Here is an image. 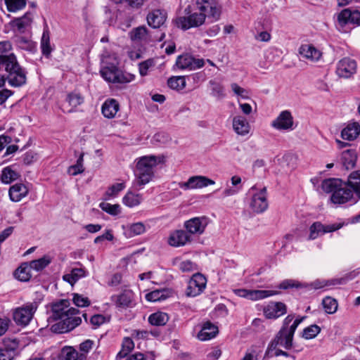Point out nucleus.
I'll return each mask as SVG.
<instances>
[{
    "instance_id": "obj_1",
    "label": "nucleus",
    "mask_w": 360,
    "mask_h": 360,
    "mask_svg": "<svg viewBox=\"0 0 360 360\" xmlns=\"http://www.w3.org/2000/svg\"><path fill=\"white\" fill-rule=\"evenodd\" d=\"M188 16H181L176 19L178 27L186 30L199 27L205 20L206 16L214 20L219 19L221 6L216 0H191V4L185 9Z\"/></svg>"
},
{
    "instance_id": "obj_2",
    "label": "nucleus",
    "mask_w": 360,
    "mask_h": 360,
    "mask_svg": "<svg viewBox=\"0 0 360 360\" xmlns=\"http://www.w3.org/2000/svg\"><path fill=\"white\" fill-rule=\"evenodd\" d=\"M70 305V302L68 299H61L51 303L52 314L49 319L54 321H58L51 326V329L52 332L58 334L68 333L81 324V318L73 319L67 318L68 314L66 310Z\"/></svg>"
},
{
    "instance_id": "obj_3",
    "label": "nucleus",
    "mask_w": 360,
    "mask_h": 360,
    "mask_svg": "<svg viewBox=\"0 0 360 360\" xmlns=\"http://www.w3.org/2000/svg\"><path fill=\"white\" fill-rule=\"evenodd\" d=\"M307 316H298L294 321V315H288L283 321L282 326L275 337L271 340L269 350L276 347L281 346L285 349H291L293 347V338L298 326Z\"/></svg>"
},
{
    "instance_id": "obj_4",
    "label": "nucleus",
    "mask_w": 360,
    "mask_h": 360,
    "mask_svg": "<svg viewBox=\"0 0 360 360\" xmlns=\"http://www.w3.org/2000/svg\"><path fill=\"white\" fill-rule=\"evenodd\" d=\"M2 68L8 73L7 79L11 86L19 87L26 83V72L19 65L13 53L0 55V70Z\"/></svg>"
},
{
    "instance_id": "obj_5",
    "label": "nucleus",
    "mask_w": 360,
    "mask_h": 360,
    "mask_svg": "<svg viewBox=\"0 0 360 360\" xmlns=\"http://www.w3.org/2000/svg\"><path fill=\"white\" fill-rule=\"evenodd\" d=\"M163 159V157L155 155H146L138 159L134 174L139 185H145L154 178L155 168Z\"/></svg>"
},
{
    "instance_id": "obj_6",
    "label": "nucleus",
    "mask_w": 360,
    "mask_h": 360,
    "mask_svg": "<svg viewBox=\"0 0 360 360\" xmlns=\"http://www.w3.org/2000/svg\"><path fill=\"white\" fill-rule=\"evenodd\" d=\"M321 188L326 193H332L333 202H347L351 200L352 194L345 181L340 179H328L323 181Z\"/></svg>"
},
{
    "instance_id": "obj_7",
    "label": "nucleus",
    "mask_w": 360,
    "mask_h": 360,
    "mask_svg": "<svg viewBox=\"0 0 360 360\" xmlns=\"http://www.w3.org/2000/svg\"><path fill=\"white\" fill-rule=\"evenodd\" d=\"M335 15V26L340 31L345 32L347 25H360V11L358 10L345 8Z\"/></svg>"
},
{
    "instance_id": "obj_8",
    "label": "nucleus",
    "mask_w": 360,
    "mask_h": 360,
    "mask_svg": "<svg viewBox=\"0 0 360 360\" xmlns=\"http://www.w3.org/2000/svg\"><path fill=\"white\" fill-rule=\"evenodd\" d=\"M37 305L35 302L27 303L22 307L16 308L13 313V318L18 326H27L32 320Z\"/></svg>"
},
{
    "instance_id": "obj_9",
    "label": "nucleus",
    "mask_w": 360,
    "mask_h": 360,
    "mask_svg": "<svg viewBox=\"0 0 360 360\" xmlns=\"http://www.w3.org/2000/svg\"><path fill=\"white\" fill-rule=\"evenodd\" d=\"M234 293L238 297L256 301L278 295L281 292L278 290H248L245 288H239L234 290Z\"/></svg>"
},
{
    "instance_id": "obj_10",
    "label": "nucleus",
    "mask_w": 360,
    "mask_h": 360,
    "mask_svg": "<svg viewBox=\"0 0 360 360\" xmlns=\"http://www.w3.org/2000/svg\"><path fill=\"white\" fill-rule=\"evenodd\" d=\"M206 283L207 279L202 274H194L188 283L186 295L188 297H195L200 295L205 288Z\"/></svg>"
},
{
    "instance_id": "obj_11",
    "label": "nucleus",
    "mask_w": 360,
    "mask_h": 360,
    "mask_svg": "<svg viewBox=\"0 0 360 360\" xmlns=\"http://www.w3.org/2000/svg\"><path fill=\"white\" fill-rule=\"evenodd\" d=\"M208 222L206 217H193L184 222V228L191 236H200L205 232Z\"/></svg>"
},
{
    "instance_id": "obj_12",
    "label": "nucleus",
    "mask_w": 360,
    "mask_h": 360,
    "mask_svg": "<svg viewBox=\"0 0 360 360\" xmlns=\"http://www.w3.org/2000/svg\"><path fill=\"white\" fill-rule=\"evenodd\" d=\"M215 182L207 178L205 176H191L186 181L180 182L179 184V187L184 190H191V189H199L206 187L209 185H213Z\"/></svg>"
},
{
    "instance_id": "obj_13",
    "label": "nucleus",
    "mask_w": 360,
    "mask_h": 360,
    "mask_svg": "<svg viewBox=\"0 0 360 360\" xmlns=\"http://www.w3.org/2000/svg\"><path fill=\"white\" fill-rule=\"evenodd\" d=\"M204 64L205 60L203 59H196L188 53L178 56L176 61V65L181 70H193L203 67Z\"/></svg>"
},
{
    "instance_id": "obj_14",
    "label": "nucleus",
    "mask_w": 360,
    "mask_h": 360,
    "mask_svg": "<svg viewBox=\"0 0 360 360\" xmlns=\"http://www.w3.org/2000/svg\"><path fill=\"white\" fill-rule=\"evenodd\" d=\"M110 300L117 308L127 309L135 305L134 293L131 290H124L119 295H112Z\"/></svg>"
},
{
    "instance_id": "obj_15",
    "label": "nucleus",
    "mask_w": 360,
    "mask_h": 360,
    "mask_svg": "<svg viewBox=\"0 0 360 360\" xmlns=\"http://www.w3.org/2000/svg\"><path fill=\"white\" fill-rule=\"evenodd\" d=\"M342 224H332L328 225H324L319 221L313 223L309 228V240H314L320 234H324L326 233H331L339 230L342 227Z\"/></svg>"
},
{
    "instance_id": "obj_16",
    "label": "nucleus",
    "mask_w": 360,
    "mask_h": 360,
    "mask_svg": "<svg viewBox=\"0 0 360 360\" xmlns=\"http://www.w3.org/2000/svg\"><path fill=\"white\" fill-rule=\"evenodd\" d=\"M356 72V63L349 58L340 60L336 69V73L340 77L349 78Z\"/></svg>"
},
{
    "instance_id": "obj_17",
    "label": "nucleus",
    "mask_w": 360,
    "mask_h": 360,
    "mask_svg": "<svg viewBox=\"0 0 360 360\" xmlns=\"http://www.w3.org/2000/svg\"><path fill=\"white\" fill-rule=\"evenodd\" d=\"M263 312L266 319H276L287 313V306L281 302H271L264 308Z\"/></svg>"
},
{
    "instance_id": "obj_18",
    "label": "nucleus",
    "mask_w": 360,
    "mask_h": 360,
    "mask_svg": "<svg viewBox=\"0 0 360 360\" xmlns=\"http://www.w3.org/2000/svg\"><path fill=\"white\" fill-rule=\"evenodd\" d=\"M167 19V12L164 9H153L148 12L146 16L148 25L153 28H160Z\"/></svg>"
},
{
    "instance_id": "obj_19",
    "label": "nucleus",
    "mask_w": 360,
    "mask_h": 360,
    "mask_svg": "<svg viewBox=\"0 0 360 360\" xmlns=\"http://www.w3.org/2000/svg\"><path fill=\"white\" fill-rule=\"evenodd\" d=\"M345 184L352 194L351 200L356 202L360 200V170L351 173Z\"/></svg>"
},
{
    "instance_id": "obj_20",
    "label": "nucleus",
    "mask_w": 360,
    "mask_h": 360,
    "mask_svg": "<svg viewBox=\"0 0 360 360\" xmlns=\"http://www.w3.org/2000/svg\"><path fill=\"white\" fill-rule=\"evenodd\" d=\"M271 126L278 130H292L293 129V117L288 110L282 111L274 120Z\"/></svg>"
},
{
    "instance_id": "obj_21",
    "label": "nucleus",
    "mask_w": 360,
    "mask_h": 360,
    "mask_svg": "<svg viewBox=\"0 0 360 360\" xmlns=\"http://www.w3.org/2000/svg\"><path fill=\"white\" fill-rule=\"evenodd\" d=\"M193 238L186 231L176 230L172 232L168 239V243L174 247L185 245L187 243H191Z\"/></svg>"
},
{
    "instance_id": "obj_22",
    "label": "nucleus",
    "mask_w": 360,
    "mask_h": 360,
    "mask_svg": "<svg viewBox=\"0 0 360 360\" xmlns=\"http://www.w3.org/2000/svg\"><path fill=\"white\" fill-rule=\"evenodd\" d=\"M298 52L302 58L309 60L311 62L318 61L322 56L320 50L314 45L309 44L301 45Z\"/></svg>"
},
{
    "instance_id": "obj_23",
    "label": "nucleus",
    "mask_w": 360,
    "mask_h": 360,
    "mask_svg": "<svg viewBox=\"0 0 360 360\" xmlns=\"http://www.w3.org/2000/svg\"><path fill=\"white\" fill-rule=\"evenodd\" d=\"M218 333V327L211 321H207L202 324L201 330L198 334V338L202 341H206L214 338Z\"/></svg>"
},
{
    "instance_id": "obj_24",
    "label": "nucleus",
    "mask_w": 360,
    "mask_h": 360,
    "mask_svg": "<svg viewBox=\"0 0 360 360\" xmlns=\"http://www.w3.org/2000/svg\"><path fill=\"white\" fill-rule=\"evenodd\" d=\"M360 134V123L354 122L349 123L341 131L343 139L353 141Z\"/></svg>"
},
{
    "instance_id": "obj_25",
    "label": "nucleus",
    "mask_w": 360,
    "mask_h": 360,
    "mask_svg": "<svg viewBox=\"0 0 360 360\" xmlns=\"http://www.w3.org/2000/svg\"><path fill=\"white\" fill-rule=\"evenodd\" d=\"M60 360H86L84 354H79L72 347H65L59 354Z\"/></svg>"
},
{
    "instance_id": "obj_26",
    "label": "nucleus",
    "mask_w": 360,
    "mask_h": 360,
    "mask_svg": "<svg viewBox=\"0 0 360 360\" xmlns=\"http://www.w3.org/2000/svg\"><path fill=\"white\" fill-rule=\"evenodd\" d=\"M233 127L234 131L240 135H245L250 131V124L247 119L241 115L233 117Z\"/></svg>"
},
{
    "instance_id": "obj_27",
    "label": "nucleus",
    "mask_w": 360,
    "mask_h": 360,
    "mask_svg": "<svg viewBox=\"0 0 360 360\" xmlns=\"http://www.w3.org/2000/svg\"><path fill=\"white\" fill-rule=\"evenodd\" d=\"M28 192L27 188L22 184H16L9 189V196L12 201H20Z\"/></svg>"
},
{
    "instance_id": "obj_28",
    "label": "nucleus",
    "mask_w": 360,
    "mask_h": 360,
    "mask_svg": "<svg viewBox=\"0 0 360 360\" xmlns=\"http://www.w3.org/2000/svg\"><path fill=\"white\" fill-rule=\"evenodd\" d=\"M119 110V103L115 99H109L105 101L102 105V113L107 118H112Z\"/></svg>"
},
{
    "instance_id": "obj_29",
    "label": "nucleus",
    "mask_w": 360,
    "mask_h": 360,
    "mask_svg": "<svg viewBox=\"0 0 360 360\" xmlns=\"http://www.w3.org/2000/svg\"><path fill=\"white\" fill-rule=\"evenodd\" d=\"M31 270L30 264L24 262L15 271L14 276L20 281L27 282L32 277Z\"/></svg>"
},
{
    "instance_id": "obj_30",
    "label": "nucleus",
    "mask_w": 360,
    "mask_h": 360,
    "mask_svg": "<svg viewBox=\"0 0 360 360\" xmlns=\"http://www.w3.org/2000/svg\"><path fill=\"white\" fill-rule=\"evenodd\" d=\"M356 153L355 150L348 149L342 152L341 156V161L342 165L347 169H352L354 167L356 162Z\"/></svg>"
},
{
    "instance_id": "obj_31",
    "label": "nucleus",
    "mask_w": 360,
    "mask_h": 360,
    "mask_svg": "<svg viewBox=\"0 0 360 360\" xmlns=\"http://www.w3.org/2000/svg\"><path fill=\"white\" fill-rule=\"evenodd\" d=\"M357 270H353L340 278H335L326 280V286L337 285H345L349 281L355 278L359 274Z\"/></svg>"
},
{
    "instance_id": "obj_32",
    "label": "nucleus",
    "mask_w": 360,
    "mask_h": 360,
    "mask_svg": "<svg viewBox=\"0 0 360 360\" xmlns=\"http://www.w3.org/2000/svg\"><path fill=\"white\" fill-rule=\"evenodd\" d=\"M100 72L102 77L105 80L115 83L116 79H117V74L118 72V68L115 65H110L109 66L103 67Z\"/></svg>"
},
{
    "instance_id": "obj_33",
    "label": "nucleus",
    "mask_w": 360,
    "mask_h": 360,
    "mask_svg": "<svg viewBox=\"0 0 360 360\" xmlns=\"http://www.w3.org/2000/svg\"><path fill=\"white\" fill-rule=\"evenodd\" d=\"M170 292L167 289L155 290L146 295V299L149 302H158L166 300L169 297Z\"/></svg>"
},
{
    "instance_id": "obj_34",
    "label": "nucleus",
    "mask_w": 360,
    "mask_h": 360,
    "mask_svg": "<svg viewBox=\"0 0 360 360\" xmlns=\"http://www.w3.org/2000/svg\"><path fill=\"white\" fill-rule=\"evenodd\" d=\"M249 193L252 195V202H257V201L264 202L267 200L266 187L257 188V186H253L250 189Z\"/></svg>"
},
{
    "instance_id": "obj_35",
    "label": "nucleus",
    "mask_w": 360,
    "mask_h": 360,
    "mask_svg": "<svg viewBox=\"0 0 360 360\" xmlns=\"http://www.w3.org/2000/svg\"><path fill=\"white\" fill-rule=\"evenodd\" d=\"M169 321V316L166 313L158 311L150 314L148 317V322L156 326H164Z\"/></svg>"
},
{
    "instance_id": "obj_36",
    "label": "nucleus",
    "mask_w": 360,
    "mask_h": 360,
    "mask_svg": "<svg viewBox=\"0 0 360 360\" xmlns=\"http://www.w3.org/2000/svg\"><path fill=\"white\" fill-rule=\"evenodd\" d=\"M31 18L27 15L23 17L13 20L11 26L20 33H24L27 27L31 24Z\"/></svg>"
},
{
    "instance_id": "obj_37",
    "label": "nucleus",
    "mask_w": 360,
    "mask_h": 360,
    "mask_svg": "<svg viewBox=\"0 0 360 360\" xmlns=\"http://www.w3.org/2000/svg\"><path fill=\"white\" fill-rule=\"evenodd\" d=\"M268 208V204H248V207L245 208L243 214L249 217L256 214H261Z\"/></svg>"
},
{
    "instance_id": "obj_38",
    "label": "nucleus",
    "mask_w": 360,
    "mask_h": 360,
    "mask_svg": "<svg viewBox=\"0 0 360 360\" xmlns=\"http://www.w3.org/2000/svg\"><path fill=\"white\" fill-rule=\"evenodd\" d=\"M19 176L17 172L13 170L10 167H6L1 172V181L4 184H8L18 179Z\"/></svg>"
},
{
    "instance_id": "obj_39",
    "label": "nucleus",
    "mask_w": 360,
    "mask_h": 360,
    "mask_svg": "<svg viewBox=\"0 0 360 360\" xmlns=\"http://www.w3.org/2000/svg\"><path fill=\"white\" fill-rule=\"evenodd\" d=\"M19 346V342L15 338H4L0 344V348L16 355V351Z\"/></svg>"
},
{
    "instance_id": "obj_40",
    "label": "nucleus",
    "mask_w": 360,
    "mask_h": 360,
    "mask_svg": "<svg viewBox=\"0 0 360 360\" xmlns=\"http://www.w3.org/2000/svg\"><path fill=\"white\" fill-rule=\"evenodd\" d=\"M51 259L49 256L44 255V257L34 259L29 262L32 269L37 271H40L44 269L50 263Z\"/></svg>"
},
{
    "instance_id": "obj_41",
    "label": "nucleus",
    "mask_w": 360,
    "mask_h": 360,
    "mask_svg": "<svg viewBox=\"0 0 360 360\" xmlns=\"http://www.w3.org/2000/svg\"><path fill=\"white\" fill-rule=\"evenodd\" d=\"M322 305L326 313L333 314L336 312L338 307V301L329 296L322 300Z\"/></svg>"
},
{
    "instance_id": "obj_42",
    "label": "nucleus",
    "mask_w": 360,
    "mask_h": 360,
    "mask_svg": "<svg viewBox=\"0 0 360 360\" xmlns=\"http://www.w3.org/2000/svg\"><path fill=\"white\" fill-rule=\"evenodd\" d=\"M41 49L42 53L48 57L51 53V48L50 46V37L48 28L44 29L41 39Z\"/></svg>"
},
{
    "instance_id": "obj_43",
    "label": "nucleus",
    "mask_w": 360,
    "mask_h": 360,
    "mask_svg": "<svg viewBox=\"0 0 360 360\" xmlns=\"http://www.w3.org/2000/svg\"><path fill=\"white\" fill-rule=\"evenodd\" d=\"M169 88L175 90H182L186 86V79L183 76H173L167 80Z\"/></svg>"
},
{
    "instance_id": "obj_44",
    "label": "nucleus",
    "mask_w": 360,
    "mask_h": 360,
    "mask_svg": "<svg viewBox=\"0 0 360 360\" xmlns=\"http://www.w3.org/2000/svg\"><path fill=\"white\" fill-rule=\"evenodd\" d=\"M124 183H117L111 186L106 191L103 197L104 200H109L115 197L118 193L124 188Z\"/></svg>"
},
{
    "instance_id": "obj_45",
    "label": "nucleus",
    "mask_w": 360,
    "mask_h": 360,
    "mask_svg": "<svg viewBox=\"0 0 360 360\" xmlns=\"http://www.w3.org/2000/svg\"><path fill=\"white\" fill-rule=\"evenodd\" d=\"M321 330V329L319 326L313 324L303 330L302 337L306 340L313 339L320 333Z\"/></svg>"
},
{
    "instance_id": "obj_46",
    "label": "nucleus",
    "mask_w": 360,
    "mask_h": 360,
    "mask_svg": "<svg viewBox=\"0 0 360 360\" xmlns=\"http://www.w3.org/2000/svg\"><path fill=\"white\" fill-rule=\"evenodd\" d=\"M14 41L18 46L22 49L31 51L33 49L32 41L25 37L15 35Z\"/></svg>"
},
{
    "instance_id": "obj_47",
    "label": "nucleus",
    "mask_w": 360,
    "mask_h": 360,
    "mask_svg": "<svg viewBox=\"0 0 360 360\" xmlns=\"http://www.w3.org/2000/svg\"><path fill=\"white\" fill-rule=\"evenodd\" d=\"M304 285L297 281L293 279H285L277 285V288L281 290H288L294 288H301Z\"/></svg>"
},
{
    "instance_id": "obj_48",
    "label": "nucleus",
    "mask_w": 360,
    "mask_h": 360,
    "mask_svg": "<svg viewBox=\"0 0 360 360\" xmlns=\"http://www.w3.org/2000/svg\"><path fill=\"white\" fill-rule=\"evenodd\" d=\"M7 8L11 12L23 8L26 5V0H5Z\"/></svg>"
},
{
    "instance_id": "obj_49",
    "label": "nucleus",
    "mask_w": 360,
    "mask_h": 360,
    "mask_svg": "<svg viewBox=\"0 0 360 360\" xmlns=\"http://www.w3.org/2000/svg\"><path fill=\"white\" fill-rule=\"evenodd\" d=\"M72 296V302L77 307H86L91 304V301L87 297L78 293H73Z\"/></svg>"
},
{
    "instance_id": "obj_50",
    "label": "nucleus",
    "mask_w": 360,
    "mask_h": 360,
    "mask_svg": "<svg viewBox=\"0 0 360 360\" xmlns=\"http://www.w3.org/2000/svg\"><path fill=\"white\" fill-rule=\"evenodd\" d=\"M99 207L108 214L116 216L121 212L119 204H99Z\"/></svg>"
},
{
    "instance_id": "obj_51",
    "label": "nucleus",
    "mask_w": 360,
    "mask_h": 360,
    "mask_svg": "<svg viewBox=\"0 0 360 360\" xmlns=\"http://www.w3.org/2000/svg\"><path fill=\"white\" fill-rule=\"evenodd\" d=\"M209 83L211 86L212 94L214 96L218 98H222L224 96V87L221 84L213 80H210Z\"/></svg>"
},
{
    "instance_id": "obj_52",
    "label": "nucleus",
    "mask_w": 360,
    "mask_h": 360,
    "mask_svg": "<svg viewBox=\"0 0 360 360\" xmlns=\"http://www.w3.org/2000/svg\"><path fill=\"white\" fill-rule=\"evenodd\" d=\"M270 344H271V342L269 343V345L267 346L266 350L265 352V356H271V357L276 356V357H277L280 355H282V356H284L286 357L291 356V355L288 352L283 351L280 349H277V347H276L274 349H273L271 350H269ZM292 357L293 358V359H295V357L294 356H292Z\"/></svg>"
},
{
    "instance_id": "obj_53",
    "label": "nucleus",
    "mask_w": 360,
    "mask_h": 360,
    "mask_svg": "<svg viewBox=\"0 0 360 360\" xmlns=\"http://www.w3.org/2000/svg\"><path fill=\"white\" fill-rule=\"evenodd\" d=\"M117 75V79H116L115 83H128L134 79V76L133 75L127 72H123L119 69Z\"/></svg>"
},
{
    "instance_id": "obj_54",
    "label": "nucleus",
    "mask_w": 360,
    "mask_h": 360,
    "mask_svg": "<svg viewBox=\"0 0 360 360\" xmlns=\"http://www.w3.org/2000/svg\"><path fill=\"white\" fill-rule=\"evenodd\" d=\"M144 199L139 193L129 191L123 198V202H140Z\"/></svg>"
},
{
    "instance_id": "obj_55",
    "label": "nucleus",
    "mask_w": 360,
    "mask_h": 360,
    "mask_svg": "<svg viewBox=\"0 0 360 360\" xmlns=\"http://www.w3.org/2000/svg\"><path fill=\"white\" fill-rule=\"evenodd\" d=\"M67 101L70 105L75 108L82 103L84 99L79 94H70L68 96Z\"/></svg>"
},
{
    "instance_id": "obj_56",
    "label": "nucleus",
    "mask_w": 360,
    "mask_h": 360,
    "mask_svg": "<svg viewBox=\"0 0 360 360\" xmlns=\"http://www.w3.org/2000/svg\"><path fill=\"white\" fill-rule=\"evenodd\" d=\"M155 65L153 59H148L139 63V72L141 76H146L148 74V70L150 68Z\"/></svg>"
},
{
    "instance_id": "obj_57",
    "label": "nucleus",
    "mask_w": 360,
    "mask_h": 360,
    "mask_svg": "<svg viewBox=\"0 0 360 360\" xmlns=\"http://www.w3.org/2000/svg\"><path fill=\"white\" fill-rule=\"evenodd\" d=\"M182 272H191L197 269V265L191 260L183 261L179 264Z\"/></svg>"
},
{
    "instance_id": "obj_58",
    "label": "nucleus",
    "mask_w": 360,
    "mask_h": 360,
    "mask_svg": "<svg viewBox=\"0 0 360 360\" xmlns=\"http://www.w3.org/2000/svg\"><path fill=\"white\" fill-rule=\"evenodd\" d=\"M105 318L102 314H94L90 319V323L95 328L99 327L105 323Z\"/></svg>"
},
{
    "instance_id": "obj_59",
    "label": "nucleus",
    "mask_w": 360,
    "mask_h": 360,
    "mask_svg": "<svg viewBox=\"0 0 360 360\" xmlns=\"http://www.w3.org/2000/svg\"><path fill=\"white\" fill-rule=\"evenodd\" d=\"M94 342L91 340H86L79 345V350L86 356V354L92 349Z\"/></svg>"
},
{
    "instance_id": "obj_60",
    "label": "nucleus",
    "mask_w": 360,
    "mask_h": 360,
    "mask_svg": "<svg viewBox=\"0 0 360 360\" xmlns=\"http://www.w3.org/2000/svg\"><path fill=\"white\" fill-rule=\"evenodd\" d=\"M70 274L75 280V283L80 278L86 276V271L83 268H75L72 269L70 271Z\"/></svg>"
},
{
    "instance_id": "obj_61",
    "label": "nucleus",
    "mask_w": 360,
    "mask_h": 360,
    "mask_svg": "<svg viewBox=\"0 0 360 360\" xmlns=\"http://www.w3.org/2000/svg\"><path fill=\"white\" fill-rule=\"evenodd\" d=\"M130 231L134 235H140L145 231V226L141 222L134 223L130 226Z\"/></svg>"
},
{
    "instance_id": "obj_62",
    "label": "nucleus",
    "mask_w": 360,
    "mask_h": 360,
    "mask_svg": "<svg viewBox=\"0 0 360 360\" xmlns=\"http://www.w3.org/2000/svg\"><path fill=\"white\" fill-rule=\"evenodd\" d=\"M122 348L128 354L131 352L134 348V343L132 339L129 337L124 338L122 341Z\"/></svg>"
},
{
    "instance_id": "obj_63",
    "label": "nucleus",
    "mask_w": 360,
    "mask_h": 360,
    "mask_svg": "<svg viewBox=\"0 0 360 360\" xmlns=\"http://www.w3.org/2000/svg\"><path fill=\"white\" fill-rule=\"evenodd\" d=\"M147 34L148 29L145 26H140L134 30V37L136 39H143Z\"/></svg>"
},
{
    "instance_id": "obj_64",
    "label": "nucleus",
    "mask_w": 360,
    "mask_h": 360,
    "mask_svg": "<svg viewBox=\"0 0 360 360\" xmlns=\"http://www.w3.org/2000/svg\"><path fill=\"white\" fill-rule=\"evenodd\" d=\"M84 172V167H81L77 164L71 165L68 167V172L70 175L75 176Z\"/></svg>"
}]
</instances>
